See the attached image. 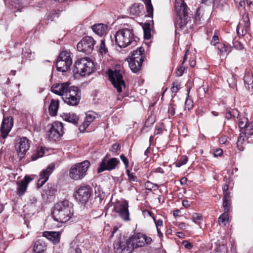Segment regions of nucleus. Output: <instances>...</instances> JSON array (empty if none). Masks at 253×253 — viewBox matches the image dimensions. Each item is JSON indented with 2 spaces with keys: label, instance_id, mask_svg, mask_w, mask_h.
<instances>
[{
  "label": "nucleus",
  "instance_id": "nucleus-20",
  "mask_svg": "<svg viewBox=\"0 0 253 253\" xmlns=\"http://www.w3.org/2000/svg\"><path fill=\"white\" fill-rule=\"evenodd\" d=\"M250 28L249 15L244 13L242 15V20L237 27V33L239 36H244L248 31Z\"/></svg>",
  "mask_w": 253,
  "mask_h": 253
},
{
  "label": "nucleus",
  "instance_id": "nucleus-40",
  "mask_svg": "<svg viewBox=\"0 0 253 253\" xmlns=\"http://www.w3.org/2000/svg\"><path fill=\"white\" fill-rule=\"evenodd\" d=\"M69 251L71 253H82L81 250L78 247L76 243L73 242L70 244Z\"/></svg>",
  "mask_w": 253,
  "mask_h": 253
},
{
  "label": "nucleus",
  "instance_id": "nucleus-16",
  "mask_svg": "<svg viewBox=\"0 0 253 253\" xmlns=\"http://www.w3.org/2000/svg\"><path fill=\"white\" fill-rule=\"evenodd\" d=\"M114 211L119 213V216L125 221L130 220L128 211V203L125 200L116 203L114 207Z\"/></svg>",
  "mask_w": 253,
  "mask_h": 253
},
{
  "label": "nucleus",
  "instance_id": "nucleus-64",
  "mask_svg": "<svg viewBox=\"0 0 253 253\" xmlns=\"http://www.w3.org/2000/svg\"><path fill=\"white\" fill-rule=\"evenodd\" d=\"M112 148L115 151H116L120 148V146L119 144L115 143L113 145Z\"/></svg>",
  "mask_w": 253,
  "mask_h": 253
},
{
  "label": "nucleus",
  "instance_id": "nucleus-44",
  "mask_svg": "<svg viewBox=\"0 0 253 253\" xmlns=\"http://www.w3.org/2000/svg\"><path fill=\"white\" fill-rule=\"evenodd\" d=\"M244 133H246L247 136L253 134V125L251 124H248L244 128Z\"/></svg>",
  "mask_w": 253,
  "mask_h": 253
},
{
  "label": "nucleus",
  "instance_id": "nucleus-12",
  "mask_svg": "<svg viewBox=\"0 0 253 253\" xmlns=\"http://www.w3.org/2000/svg\"><path fill=\"white\" fill-rule=\"evenodd\" d=\"M95 44L96 42L92 37L86 36L77 44V48L79 51L88 54L92 52Z\"/></svg>",
  "mask_w": 253,
  "mask_h": 253
},
{
  "label": "nucleus",
  "instance_id": "nucleus-33",
  "mask_svg": "<svg viewBox=\"0 0 253 253\" xmlns=\"http://www.w3.org/2000/svg\"><path fill=\"white\" fill-rule=\"evenodd\" d=\"M153 219L156 227L158 235L159 237H161L163 235L161 231L160 227L163 226V221L162 219H157L155 217H153Z\"/></svg>",
  "mask_w": 253,
  "mask_h": 253
},
{
  "label": "nucleus",
  "instance_id": "nucleus-55",
  "mask_svg": "<svg viewBox=\"0 0 253 253\" xmlns=\"http://www.w3.org/2000/svg\"><path fill=\"white\" fill-rule=\"evenodd\" d=\"M37 202V198L34 196H30L29 197V202L32 205L35 204Z\"/></svg>",
  "mask_w": 253,
  "mask_h": 253
},
{
  "label": "nucleus",
  "instance_id": "nucleus-38",
  "mask_svg": "<svg viewBox=\"0 0 253 253\" xmlns=\"http://www.w3.org/2000/svg\"><path fill=\"white\" fill-rule=\"evenodd\" d=\"M179 104H176L173 102L170 103L168 108V113L171 116H174L175 114V110L177 109L178 111H180L179 108Z\"/></svg>",
  "mask_w": 253,
  "mask_h": 253
},
{
  "label": "nucleus",
  "instance_id": "nucleus-48",
  "mask_svg": "<svg viewBox=\"0 0 253 253\" xmlns=\"http://www.w3.org/2000/svg\"><path fill=\"white\" fill-rule=\"evenodd\" d=\"M231 202L230 200H223V207L225 212H228L230 211Z\"/></svg>",
  "mask_w": 253,
  "mask_h": 253
},
{
  "label": "nucleus",
  "instance_id": "nucleus-10",
  "mask_svg": "<svg viewBox=\"0 0 253 253\" xmlns=\"http://www.w3.org/2000/svg\"><path fill=\"white\" fill-rule=\"evenodd\" d=\"M92 195V189L87 185H82L79 186L75 193V196L77 200L85 204Z\"/></svg>",
  "mask_w": 253,
  "mask_h": 253
},
{
  "label": "nucleus",
  "instance_id": "nucleus-1",
  "mask_svg": "<svg viewBox=\"0 0 253 253\" xmlns=\"http://www.w3.org/2000/svg\"><path fill=\"white\" fill-rule=\"evenodd\" d=\"M72 204L68 200L57 203L52 211V216L55 221L60 223H66L73 215Z\"/></svg>",
  "mask_w": 253,
  "mask_h": 253
},
{
  "label": "nucleus",
  "instance_id": "nucleus-13",
  "mask_svg": "<svg viewBox=\"0 0 253 253\" xmlns=\"http://www.w3.org/2000/svg\"><path fill=\"white\" fill-rule=\"evenodd\" d=\"M119 163L120 161L117 158L105 157L100 163L97 170V172L99 173L105 170L110 171L114 169Z\"/></svg>",
  "mask_w": 253,
  "mask_h": 253
},
{
  "label": "nucleus",
  "instance_id": "nucleus-31",
  "mask_svg": "<svg viewBox=\"0 0 253 253\" xmlns=\"http://www.w3.org/2000/svg\"><path fill=\"white\" fill-rule=\"evenodd\" d=\"M245 86L252 93H253V75H247L244 77Z\"/></svg>",
  "mask_w": 253,
  "mask_h": 253
},
{
  "label": "nucleus",
  "instance_id": "nucleus-34",
  "mask_svg": "<svg viewBox=\"0 0 253 253\" xmlns=\"http://www.w3.org/2000/svg\"><path fill=\"white\" fill-rule=\"evenodd\" d=\"M144 32V38L145 40H149L151 38V29L149 23H144L143 26Z\"/></svg>",
  "mask_w": 253,
  "mask_h": 253
},
{
  "label": "nucleus",
  "instance_id": "nucleus-25",
  "mask_svg": "<svg viewBox=\"0 0 253 253\" xmlns=\"http://www.w3.org/2000/svg\"><path fill=\"white\" fill-rule=\"evenodd\" d=\"M91 29L93 31L99 36L106 35L108 31V26L104 24H96L92 26Z\"/></svg>",
  "mask_w": 253,
  "mask_h": 253
},
{
  "label": "nucleus",
  "instance_id": "nucleus-47",
  "mask_svg": "<svg viewBox=\"0 0 253 253\" xmlns=\"http://www.w3.org/2000/svg\"><path fill=\"white\" fill-rule=\"evenodd\" d=\"M146 189L149 190H152L153 189H157L158 188V185L156 184H154L149 181H147L145 184Z\"/></svg>",
  "mask_w": 253,
  "mask_h": 253
},
{
  "label": "nucleus",
  "instance_id": "nucleus-42",
  "mask_svg": "<svg viewBox=\"0 0 253 253\" xmlns=\"http://www.w3.org/2000/svg\"><path fill=\"white\" fill-rule=\"evenodd\" d=\"M188 158L186 156H182L175 164L176 167L179 168L182 165L186 164L188 161Z\"/></svg>",
  "mask_w": 253,
  "mask_h": 253
},
{
  "label": "nucleus",
  "instance_id": "nucleus-56",
  "mask_svg": "<svg viewBox=\"0 0 253 253\" xmlns=\"http://www.w3.org/2000/svg\"><path fill=\"white\" fill-rule=\"evenodd\" d=\"M183 245H184V247L187 249H190L192 247V244L187 241H183Z\"/></svg>",
  "mask_w": 253,
  "mask_h": 253
},
{
  "label": "nucleus",
  "instance_id": "nucleus-63",
  "mask_svg": "<svg viewBox=\"0 0 253 253\" xmlns=\"http://www.w3.org/2000/svg\"><path fill=\"white\" fill-rule=\"evenodd\" d=\"M248 5L252 9H253V0H246Z\"/></svg>",
  "mask_w": 253,
  "mask_h": 253
},
{
  "label": "nucleus",
  "instance_id": "nucleus-17",
  "mask_svg": "<svg viewBox=\"0 0 253 253\" xmlns=\"http://www.w3.org/2000/svg\"><path fill=\"white\" fill-rule=\"evenodd\" d=\"M29 140L25 137L17 139L15 144V149L20 159H22L30 147Z\"/></svg>",
  "mask_w": 253,
  "mask_h": 253
},
{
  "label": "nucleus",
  "instance_id": "nucleus-36",
  "mask_svg": "<svg viewBox=\"0 0 253 253\" xmlns=\"http://www.w3.org/2000/svg\"><path fill=\"white\" fill-rule=\"evenodd\" d=\"M239 112L237 109H233L231 110H228L225 114V117L229 120L232 118H235L236 117H239Z\"/></svg>",
  "mask_w": 253,
  "mask_h": 253
},
{
  "label": "nucleus",
  "instance_id": "nucleus-27",
  "mask_svg": "<svg viewBox=\"0 0 253 253\" xmlns=\"http://www.w3.org/2000/svg\"><path fill=\"white\" fill-rule=\"evenodd\" d=\"M62 117L65 121L74 125H77L79 120V116L73 112L63 113L62 115Z\"/></svg>",
  "mask_w": 253,
  "mask_h": 253
},
{
  "label": "nucleus",
  "instance_id": "nucleus-60",
  "mask_svg": "<svg viewBox=\"0 0 253 253\" xmlns=\"http://www.w3.org/2000/svg\"><path fill=\"white\" fill-rule=\"evenodd\" d=\"M153 171L154 172H156V173H163L164 172L163 169L160 167H158L156 169H153Z\"/></svg>",
  "mask_w": 253,
  "mask_h": 253
},
{
  "label": "nucleus",
  "instance_id": "nucleus-32",
  "mask_svg": "<svg viewBox=\"0 0 253 253\" xmlns=\"http://www.w3.org/2000/svg\"><path fill=\"white\" fill-rule=\"evenodd\" d=\"M143 5L134 3L130 7V13L132 15L137 16L141 13V9L143 8Z\"/></svg>",
  "mask_w": 253,
  "mask_h": 253
},
{
  "label": "nucleus",
  "instance_id": "nucleus-7",
  "mask_svg": "<svg viewBox=\"0 0 253 253\" xmlns=\"http://www.w3.org/2000/svg\"><path fill=\"white\" fill-rule=\"evenodd\" d=\"M128 240L133 250L149 245L152 242V239L150 237L140 233L134 234Z\"/></svg>",
  "mask_w": 253,
  "mask_h": 253
},
{
  "label": "nucleus",
  "instance_id": "nucleus-57",
  "mask_svg": "<svg viewBox=\"0 0 253 253\" xmlns=\"http://www.w3.org/2000/svg\"><path fill=\"white\" fill-rule=\"evenodd\" d=\"M199 11L197 10L196 12V14L195 15V22L197 24H200L201 22V17H200V13H199Z\"/></svg>",
  "mask_w": 253,
  "mask_h": 253
},
{
  "label": "nucleus",
  "instance_id": "nucleus-43",
  "mask_svg": "<svg viewBox=\"0 0 253 253\" xmlns=\"http://www.w3.org/2000/svg\"><path fill=\"white\" fill-rule=\"evenodd\" d=\"M126 173L128 176V180L129 183L132 184L133 182L137 181V178L135 173L130 172V171L129 169H126Z\"/></svg>",
  "mask_w": 253,
  "mask_h": 253
},
{
  "label": "nucleus",
  "instance_id": "nucleus-61",
  "mask_svg": "<svg viewBox=\"0 0 253 253\" xmlns=\"http://www.w3.org/2000/svg\"><path fill=\"white\" fill-rule=\"evenodd\" d=\"M182 205L185 208H187L190 206V202L187 200H184L182 201Z\"/></svg>",
  "mask_w": 253,
  "mask_h": 253
},
{
  "label": "nucleus",
  "instance_id": "nucleus-9",
  "mask_svg": "<svg viewBox=\"0 0 253 253\" xmlns=\"http://www.w3.org/2000/svg\"><path fill=\"white\" fill-rule=\"evenodd\" d=\"M72 64L70 53L67 51H63L60 53L56 62L57 70L65 72L70 68Z\"/></svg>",
  "mask_w": 253,
  "mask_h": 253
},
{
  "label": "nucleus",
  "instance_id": "nucleus-46",
  "mask_svg": "<svg viewBox=\"0 0 253 253\" xmlns=\"http://www.w3.org/2000/svg\"><path fill=\"white\" fill-rule=\"evenodd\" d=\"M44 151L42 148L38 149L36 153L32 156V160H35L38 158L42 157L44 155Z\"/></svg>",
  "mask_w": 253,
  "mask_h": 253
},
{
  "label": "nucleus",
  "instance_id": "nucleus-22",
  "mask_svg": "<svg viewBox=\"0 0 253 253\" xmlns=\"http://www.w3.org/2000/svg\"><path fill=\"white\" fill-rule=\"evenodd\" d=\"M97 114L93 111H89L86 113L85 118L82 124L80 126L79 129L81 132H84L96 118Z\"/></svg>",
  "mask_w": 253,
  "mask_h": 253
},
{
  "label": "nucleus",
  "instance_id": "nucleus-41",
  "mask_svg": "<svg viewBox=\"0 0 253 253\" xmlns=\"http://www.w3.org/2000/svg\"><path fill=\"white\" fill-rule=\"evenodd\" d=\"M248 124V119L247 117H243L239 120V127L241 129H244Z\"/></svg>",
  "mask_w": 253,
  "mask_h": 253
},
{
  "label": "nucleus",
  "instance_id": "nucleus-24",
  "mask_svg": "<svg viewBox=\"0 0 253 253\" xmlns=\"http://www.w3.org/2000/svg\"><path fill=\"white\" fill-rule=\"evenodd\" d=\"M42 236L51 241L54 244H58L60 242V233L59 232L44 231Z\"/></svg>",
  "mask_w": 253,
  "mask_h": 253
},
{
  "label": "nucleus",
  "instance_id": "nucleus-51",
  "mask_svg": "<svg viewBox=\"0 0 253 253\" xmlns=\"http://www.w3.org/2000/svg\"><path fill=\"white\" fill-rule=\"evenodd\" d=\"M9 4L14 8H19L20 4L18 0H10Z\"/></svg>",
  "mask_w": 253,
  "mask_h": 253
},
{
  "label": "nucleus",
  "instance_id": "nucleus-3",
  "mask_svg": "<svg viewBox=\"0 0 253 253\" xmlns=\"http://www.w3.org/2000/svg\"><path fill=\"white\" fill-rule=\"evenodd\" d=\"M188 7L184 0H175L176 15L174 25L176 29H182L189 20L188 15Z\"/></svg>",
  "mask_w": 253,
  "mask_h": 253
},
{
  "label": "nucleus",
  "instance_id": "nucleus-50",
  "mask_svg": "<svg viewBox=\"0 0 253 253\" xmlns=\"http://www.w3.org/2000/svg\"><path fill=\"white\" fill-rule=\"evenodd\" d=\"M185 109L188 110H190L193 107V102L191 99L186 98L185 102Z\"/></svg>",
  "mask_w": 253,
  "mask_h": 253
},
{
  "label": "nucleus",
  "instance_id": "nucleus-2",
  "mask_svg": "<svg viewBox=\"0 0 253 253\" xmlns=\"http://www.w3.org/2000/svg\"><path fill=\"white\" fill-rule=\"evenodd\" d=\"M116 44L120 48H125L131 44H135L136 37L132 29L124 28L118 30L114 35Z\"/></svg>",
  "mask_w": 253,
  "mask_h": 253
},
{
  "label": "nucleus",
  "instance_id": "nucleus-28",
  "mask_svg": "<svg viewBox=\"0 0 253 253\" xmlns=\"http://www.w3.org/2000/svg\"><path fill=\"white\" fill-rule=\"evenodd\" d=\"M59 105V101L58 100L51 99L48 107L49 114L51 116H54L56 115Z\"/></svg>",
  "mask_w": 253,
  "mask_h": 253
},
{
  "label": "nucleus",
  "instance_id": "nucleus-14",
  "mask_svg": "<svg viewBox=\"0 0 253 253\" xmlns=\"http://www.w3.org/2000/svg\"><path fill=\"white\" fill-rule=\"evenodd\" d=\"M62 124L59 122H53L47 132L48 138L56 141L63 135L64 131Z\"/></svg>",
  "mask_w": 253,
  "mask_h": 253
},
{
  "label": "nucleus",
  "instance_id": "nucleus-39",
  "mask_svg": "<svg viewBox=\"0 0 253 253\" xmlns=\"http://www.w3.org/2000/svg\"><path fill=\"white\" fill-rule=\"evenodd\" d=\"M228 215L227 212H224L220 215L218 218V222L220 225H225L226 222L228 220Z\"/></svg>",
  "mask_w": 253,
  "mask_h": 253
},
{
  "label": "nucleus",
  "instance_id": "nucleus-15",
  "mask_svg": "<svg viewBox=\"0 0 253 253\" xmlns=\"http://www.w3.org/2000/svg\"><path fill=\"white\" fill-rule=\"evenodd\" d=\"M116 253H132V248L129 244L128 240H116L113 244Z\"/></svg>",
  "mask_w": 253,
  "mask_h": 253
},
{
  "label": "nucleus",
  "instance_id": "nucleus-5",
  "mask_svg": "<svg viewBox=\"0 0 253 253\" xmlns=\"http://www.w3.org/2000/svg\"><path fill=\"white\" fill-rule=\"evenodd\" d=\"M94 68L93 62L87 58H83L77 61L74 65L73 72L81 76L89 75Z\"/></svg>",
  "mask_w": 253,
  "mask_h": 253
},
{
  "label": "nucleus",
  "instance_id": "nucleus-49",
  "mask_svg": "<svg viewBox=\"0 0 253 253\" xmlns=\"http://www.w3.org/2000/svg\"><path fill=\"white\" fill-rule=\"evenodd\" d=\"M192 219L193 222L196 224H200V221L202 219V216L197 213H194L192 215Z\"/></svg>",
  "mask_w": 253,
  "mask_h": 253
},
{
  "label": "nucleus",
  "instance_id": "nucleus-8",
  "mask_svg": "<svg viewBox=\"0 0 253 253\" xmlns=\"http://www.w3.org/2000/svg\"><path fill=\"white\" fill-rule=\"evenodd\" d=\"M81 90L75 86H71L70 89L63 97V100L65 103L70 106L77 105L81 99Z\"/></svg>",
  "mask_w": 253,
  "mask_h": 253
},
{
  "label": "nucleus",
  "instance_id": "nucleus-54",
  "mask_svg": "<svg viewBox=\"0 0 253 253\" xmlns=\"http://www.w3.org/2000/svg\"><path fill=\"white\" fill-rule=\"evenodd\" d=\"M218 37L217 35H216L215 34H214L213 37H212V39L211 41V44H213V45H215L216 43H218Z\"/></svg>",
  "mask_w": 253,
  "mask_h": 253
},
{
  "label": "nucleus",
  "instance_id": "nucleus-53",
  "mask_svg": "<svg viewBox=\"0 0 253 253\" xmlns=\"http://www.w3.org/2000/svg\"><path fill=\"white\" fill-rule=\"evenodd\" d=\"M184 70L185 68L182 66H180L177 70L176 72V76L178 77L181 76L183 75Z\"/></svg>",
  "mask_w": 253,
  "mask_h": 253
},
{
  "label": "nucleus",
  "instance_id": "nucleus-29",
  "mask_svg": "<svg viewBox=\"0 0 253 253\" xmlns=\"http://www.w3.org/2000/svg\"><path fill=\"white\" fill-rule=\"evenodd\" d=\"M217 48L219 51V54L223 57L225 56L226 57V55L231 52V47L223 43H218Z\"/></svg>",
  "mask_w": 253,
  "mask_h": 253
},
{
  "label": "nucleus",
  "instance_id": "nucleus-21",
  "mask_svg": "<svg viewBox=\"0 0 253 253\" xmlns=\"http://www.w3.org/2000/svg\"><path fill=\"white\" fill-rule=\"evenodd\" d=\"M70 84L68 82L59 83L53 84L51 90L52 92L62 96L63 98L70 89Z\"/></svg>",
  "mask_w": 253,
  "mask_h": 253
},
{
  "label": "nucleus",
  "instance_id": "nucleus-19",
  "mask_svg": "<svg viewBox=\"0 0 253 253\" xmlns=\"http://www.w3.org/2000/svg\"><path fill=\"white\" fill-rule=\"evenodd\" d=\"M55 169V164L52 163L49 165L46 169H42L40 173V178L37 183L38 188L42 187L48 179L49 175Z\"/></svg>",
  "mask_w": 253,
  "mask_h": 253
},
{
  "label": "nucleus",
  "instance_id": "nucleus-59",
  "mask_svg": "<svg viewBox=\"0 0 253 253\" xmlns=\"http://www.w3.org/2000/svg\"><path fill=\"white\" fill-rule=\"evenodd\" d=\"M230 199V194L228 191L223 192V200H228Z\"/></svg>",
  "mask_w": 253,
  "mask_h": 253
},
{
  "label": "nucleus",
  "instance_id": "nucleus-18",
  "mask_svg": "<svg viewBox=\"0 0 253 253\" xmlns=\"http://www.w3.org/2000/svg\"><path fill=\"white\" fill-rule=\"evenodd\" d=\"M13 125L12 118L10 117L5 118L3 114V119L0 128V138L5 139L10 132Z\"/></svg>",
  "mask_w": 253,
  "mask_h": 253
},
{
  "label": "nucleus",
  "instance_id": "nucleus-4",
  "mask_svg": "<svg viewBox=\"0 0 253 253\" xmlns=\"http://www.w3.org/2000/svg\"><path fill=\"white\" fill-rule=\"evenodd\" d=\"M90 166V163L87 160L73 165L69 169V177L76 181L82 180L87 174Z\"/></svg>",
  "mask_w": 253,
  "mask_h": 253
},
{
  "label": "nucleus",
  "instance_id": "nucleus-26",
  "mask_svg": "<svg viewBox=\"0 0 253 253\" xmlns=\"http://www.w3.org/2000/svg\"><path fill=\"white\" fill-rule=\"evenodd\" d=\"M33 246V253H43L46 249L45 244L41 240L35 241Z\"/></svg>",
  "mask_w": 253,
  "mask_h": 253
},
{
  "label": "nucleus",
  "instance_id": "nucleus-37",
  "mask_svg": "<svg viewBox=\"0 0 253 253\" xmlns=\"http://www.w3.org/2000/svg\"><path fill=\"white\" fill-rule=\"evenodd\" d=\"M145 3L147 10V16L152 17L153 15V7L151 0H145Z\"/></svg>",
  "mask_w": 253,
  "mask_h": 253
},
{
  "label": "nucleus",
  "instance_id": "nucleus-45",
  "mask_svg": "<svg viewBox=\"0 0 253 253\" xmlns=\"http://www.w3.org/2000/svg\"><path fill=\"white\" fill-rule=\"evenodd\" d=\"M180 88V84L177 82H174L172 83V86L171 88V91L172 93H174V95L177 93Z\"/></svg>",
  "mask_w": 253,
  "mask_h": 253
},
{
  "label": "nucleus",
  "instance_id": "nucleus-62",
  "mask_svg": "<svg viewBox=\"0 0 253 253\" xmlns=\"http://www.w3.org/2000/svg\"><path fill=\"white\" fill-rule=\"evenodd\" d=\"M187 225L184 222H181L178 224V227L181 230H184L186 228Z\"/></svg>",
  "mask_w": 253,
  "mask_h": 253
},
{
  "label": "nucleus",
  "instance_id": "nucleus-30",
  "mask_svg": "<svg viewBox=\"0 0 253 253\" xmlns=\"http://www.w3.org/2000/svg\"><path fill=\"white\" fill-rule=\"evenodd\" d=\"M248 138V136L246 135V133L241 132L238 137L237 141V146L240 151H243L244 149L243 145L245 143V140Z\"/></svg>",
  "mask_w": 253,
  "mask_h": 253
},
{
  "label": "nucleus",
  "instance_id": "nucleus-23",
  "mask_svg": "<svg viewBox=\"0 0 253 253\" xmlns=\"http://www.w3.org/2000/svg\"><path fill=\"white\" fill-rule=\"evenodd\" d=\"M32 180L28 176H25L24 178L21 179L17 183V194L18 196H22L26 192L29 183Z\"/></svg>",
  "mask_w": 253,
  "mask_h": 253
},
{
  "label": "nucleus",
  "instance_id": "nucleus-58",
  "mask_svg": "<svg viewBox=\"0 0 253 253\" xmlns=\"http://www.w3.org/2000/svg\"><path fill=\"white\" fill-rule=\"evenodd\" d=\"M149 122H150L151 124H153L155 122V118L154 116L149 117L146 122L145 123V126L147 125V124H148Z\"/></svg>",
  "mask_w": 253,
  "mask_h": 253
},
{
  "label": "nucleus",
  "instance_id": "nucleus-11",
  "mask_svg": "<svg viewBox=\"0 0 253 253\" xmlns=\"http://www.w3.org/2000/svg\"><path fill=\"white\" fill-rule=\"evenodd\" d=\"M108 76L109 79L119 93L122 91V88L125 87V83L123 79V76L119 70L117 69L114 71L109 70L108 71Z\"/></svg>",
  "mask_w": 253,
  "mask_h": 253
},
{
  "label": "nucleus",
  "instance_id": "nucleus-35",
  "mask_svg": "<svg viewBox=\"0 0 253 253\" xmlns=\"http://www.w3.org/2000/svg\"><path fill=\"white\" fill-rule=\"evenodd\" d=\"M98 52L102 56L107 54L108 50L105 44V41L102 39L98 47Z\"/></svg>",
  "mask_w": 253,
  "mask_h": 253
},
{
  "label": "nucleus",
  "instance_id": "nucleus-6",
  "mask_svg": "<svg viewBox=\"0 0 253 253\" xmlns=\"http://www.w3.org/2000/svg\"><path fill=\"white\" fill-rule=\"evenodd\" d=\"M144 52V48L140 47L134 50L130 57L128 58L129 66L133 72L137 73L140 70L143 62Z\"/></svg>",
  "mask_w": 253,
  "mask_h": 253
},
{
  "label": "nucleus",
  "instance_id": "nucleus-52",
  "mask_svg": "<svg viewBox=\"0 0 253 253\" xmlns=\"http://www.w3.org/2000/svg\"><path fill=\"white\" fill-rule=\"evenodd\" d=\"M120 159L124 163V165L126 168H127L128 166L129 162L128 159L124 156V154H122L120 156Z\"/></svg>",
  "mask_w": 253,
  "mask_h": 253
}]
</instances>
